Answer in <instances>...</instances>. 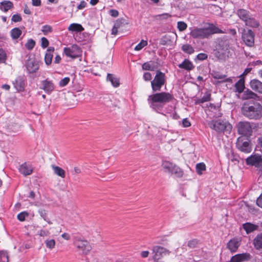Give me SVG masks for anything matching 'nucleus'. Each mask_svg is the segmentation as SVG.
Wrapping results in <instances>:
<instances>
[{
    "label": "nucleus",
    "mask_w": 262,
    "mask_h": 262,
    "mask_svg": "<svg viewBox=\"0 0 262 262\" xmlns=\"http://www.w3.org/2000/svg\"><path fill=\"white\" fill-rule=\"evenodd\" d=\"M11 20L13 22L17 23V22L21 21L22 20V18L19 14H14L12 16Z\"/></svg>",
    "instance_id": "864d4df0"
},
{
    "label": "nucleus",
    "mask_w": 262,
    "mask_h": 262,
    "mask_svg": "<svg viewBox=\"0 0 262 262\" xmlns=\"http://www.w3.org/2000/svg\"><path fill=\"white\" fill-rule=\"evenodd\" d=\"M19 170L21 174L25 176L31 174L33 171L31 165L27 163L21 164L20 166Z\"/></svg>",
    "instance_id": "a211bd4d"
},
{
    "label": "nucleus",
    "mask_w": 262,
    "mask_h": 262,
    "mask_svg": "<svg viewBox=\"0 0 262 262\" xmlns=\"http://www.w3.org/2000/svg\"><path fill=\"white\" fill-rule=\"evenodd\" d=\"M86 6V3L84 1L80 2V4L77 6V9L78 10H81L84 8Z\"/></svg>",
    "instance_id": "680f3d73"
},
{
    "label": "nucleus",
    "mask_w": 262,
    "mask_h": 262,
    "mask_svg": "<svg viewBox=\"0 0 262 262\" xmlns=\"http://www.w3.org/2000/svg\"><path fill=\"white\" fill-rule=\"evenodd\" d=\"M250 257V255L249 253L238 254L232 257L231 262H242L248 260Z\"/></svg>",
    "instance_id": "f3484780"
},
{
    "label": "nucleus",
    "mask_w": 262,
    "mask_h": 262,
    "mask_svg": "<svg viewBox=\"0 0 262 262\" xmlns=\"http://www.w3.org/2000/svg\"><path fill=\"white\" fill-rule=\"evenodd\" d=\"M29 213L26 211H23L17 215V219L19 221L23 222L25 220L26 217L28 216Z\"/></svg>",
    "instance_id": "09e8293b"
},
{
    "label": "nucleus",
    "mask_w": 262,
    "mask_h": 262,
    "mask_svg": "<svg viewBox=\"0 0 262 262\" xmlns=\"http://www.w3.org/2000/svg\"><path fill=\"white\" fill-rule=\"evenodd\" d=\"M39 88L46 94H51L54 91L55 85L52 80L47 78L40 81Z\"/></svg>",
    "instance_id": "9d476101"
},
{
    "label": "nucleus",
    "mask_w": 262,
    "mask_h": 262,
    "mask_svg": "<svg viewBox=\"0 0 262 262\" xmlns=\"http://www.w3.org/2000/svg\"><path fill=\"white\" fill-rule=\"evenodd\" d=\"M54 51V48L52 47H49L45 56V61L47 65H50L52 61L53 53Z\"/></svg>",
    "instance_id": "412c9836"
},
{
    "label": "nucleus",
    "mask_w": 262,
    "mask_h": 262,
    "mask_svg": "<svg viewBox=\"0 0 262 262\" xmlns=\"http://www.w3.org/2000/svg\"><path fill=\"white\" fill-rule=\"evenodd\" d=\"M254 32L251 30L245 31L242 35V39L248 47H253L254 45Z\"/></svg>",
    "instance_id": "9b49d317"
},
{
    "label": "nucleus",
    "mask_w": 262,
    "mask_h": 262,
    "mask_svg": "<svg viewBox=\"0 0 262 262\" xmlns=\"http://www.w3.org/2000/svg\"><path fill=\"white\" fill-rule=\"evenodd\" d=\"M211 94L209 92H206L204 96L201 98L198 99L196 103H203L205 102H208L210 100Z\"/></svg>",
    "instance_id": "4c0bfd02"
},
{
    "label": "nucleus",
    "mask_w": 262,
    "mask_h": 262,
    "mask_svg": "<svg viewBox=\"0 0 262 262\" xmlns=\"http://www.w3.org/2000/svg\"><path fill=\"white\" fill-rule=\"evenodd\" d=\"M173 98V95L170 93L161 92L149 95L147 101L150 107L159 112L162 110L166 103L170 102Z\"/></svg>",
    "instance_id": "f257e3e1"
},
{
    "label": "nucleus",
    "mask_w": 262,
    "mask_h": 262,
    "mask_svg": "<svg viewBox=\"0 0 262 262\" xmlns=\"http://www.w3.org/2000/svg\"><path fill=\"white\" fill-rule=\"evenodd\" d=\"M38 212L41 217L45 221L47 222L49 225L52 224V222L51 221L48 216L47 211L43 209L40 208L38 210Z\"/></svg>",
    "instance_id": "2f4dec72"
},
{
    "label": "nucleus",
    "mask_w": 262,
    "mask_h": 262,
    "mask_svg": "<svg viewBox=\"0 0 262 262\" xmlns=\"http://www.w3.org/2000/svg\"><path fill=\"white\" fill-rule=\"evenodd\" d=\"M178 67L186 71H191L194 68L192 62L187 59H185L183 61L178 65Z\"/></svg>",
    "instance_id": "aec40b11"
},
{
    "label": "nucleus",
    "mask_w": 262,
    "mask_h": 262,
    "mask_svg": "<svg viewBox=\"0 0 262 262\" xmlns=\"http://www.w3.org/2000/svg\"><path fill=\"white\" fill-rule=\"evenodd\" d=\"M182 50L183 52L188 54H191L194 52L193 47L189 44L184 45L182 47Z\"/></svg>",
    "instance_id": "58836bf2"
},
{
    "label": "nucleus",
    "mask_w": 262,
    "mask_h": 262,
    "mask_svg": "<svg viewBox=\"0 0 262 262\" xmlns=\"http://www.w3.org/2000/svg\"><path fill=\"white\" fill-rule=\"evenodd\" d=\"M246 161V164L248 165L259 167L262 164V158L260 155L255 154L248 157Z\"/></svg>",
    "instance_id": "ddd939ff"
},
{
    "label": "nucleus",
    "mask_w": 262,
    "mask_h": 262,
    "mask_svg": "<svg viewBox=\"0 0 262 262\" xmlns=\"http://www.w3.org/2000/svg\"><path fill=\"white\" fill-rule=\"evenodd\" d=\"M253 244L256 249L262 250V232L256 236L253 239Z\"/></svg>",
    "instance_id": "a878e982"
},
{
    "label": "nucleus",
    "mask_w": 262,
    "mask_h": 262,
    "mask_svg": "<svg viewBox=\"0 0 262 262\" xmlns=\"http://www.w3.org/2000/svg\"><path fill=\"white\" fill-rule=\"evenodd\" d=\"M153 258L155 261L158 262L164 254H169V251L165 248L161 246H155L152 249Z\"/></svg>",
    "instance_id": "f8f14e48"
},
{
    "label": "nucleus",
    "mask_w": 262,
    "mask_h": 262,
    "mask_svg": "<svg viewBox=\"0 0 262 262\" xmlns=\"http://www.w3.org/2000/svg\"><path fill=\"white\" fill-rule=\"evenodd\" d=\"M236 146L238 149L243 152L245 153H249L251 152V148L249 142L247 141L243 142L239 138L237 139Z\"/></svg>",
    "instance_id": "2eb2a0df"
},
{
    "label": "nucleus",
    "mask_w": 262,
    "mask_h": 262,
    "mask_svg": "<svg viewBox=\"0 0 262 262\" xmlns=\"http://www.w3.org/2000/svg\"><path fill=\"white\" fill-rule=\"evenodd\" d=\"M208 125L210 128L219 133L224 131L230 132L232 128V125L228 122L221 120H212L208 123Z\"/></svg>",
    "instance_id": "20e7f679"
},
{
    "label": "nucleus",
    "mask_w": 262,
    "mask_h": 262,
    "mask_svg": "<svg viewBox=\"0 0 262 262\" xmlns=\"http://www.w3.org/2000/svg\"><path fill=\"white\" fill-rule=\"evenodd\" d=\"M251 89L259 93L262 94V82L257 79H253L250 83Z\"/></svg>",
    "instance_id": "6ab92c4d"
},
{
    "label": "nucleus",
    "mask_w": 262,
    "mask_h": 262,
    "mask_svg": "<svg viewBox=\"0 0 262 262\" xmlns=\"http://www.w3.org/2000/svg\"><path fill=\"white\" fill-rule=\"evenodd\" d=\"M0 262H9L8 255L7 251H0Z\"/></svg>",
    "instance_id": "a19ab883"
},
{
    "label": "nucleus",
    "mask_w": 262,
    "mask_h": 262,
    "mask_svg": "<svg viewBox=\"0 0 262 262\" xmlns=\"http://www.w3.org/2000/svg\"><path fill=\"white\" fill-rule=\"evenodd\" d=\"M196 242L194 240L190 241L188 243V246L191 248L194 247Z\"/></svg>",
    "instance_id": "774afa93"
},
{
    "label": "nucleus",
    "mask_w": 262,
    "mask_h": 262,
    "mask_svg": "<svg viewBox=\"0 0 262 262\" xmlns=\"http://www.w3.org/2000/svg\"><path fill=\"white\" fill-rule=\"evenodd\" d=\"M170 173L174 174L177 177L180 178L183 176V171L176 164H174Z\"/></svg>",
    "instance_id": "e433bc0d"
},
{
    "label": "nucleus",
    "mask_w": 262,
    "mask_h": 262,
    "mask_svg": "<svg viewBox=\"0 0 262 262\" xmlns=\"http://www.w3.org/2000/svg\"><path fill=\"white\" fill-rule=\"evenodd\" d=\"M68 30L72 32H81L84 30V28L79 24L73 23L69 26Z\"/></svg>",
    "instance_id": "cd10ccee"
},
{
    "label": "nucleus",
    "mask_w": 262,
    "mask_h": 262,
    "mask_svg": "<svg viewBox=\"0 0 262 262\" xmlns=\"http://www.w3.org/2000/svg\"><path fill=\"white\" fill-rule=\"evenodd\" d=\"M237 132L240 135L247 137L252 135L253 125L249 122H239L237 125Z\"/></svg>",
    "instance_id": "6e6552de"
},
{
    "label": "nucleus",
    "mask_w": 262,
    "mask_h": 262,
    "mask_svg": "<svg viewBox=\"0 0 262 262\" xmlns=\"http://www.w3.org/2000/svg\"><path fill=\"white\" fill-rule=\"evenodd\" d=\"M183 126L184 127H188L191 125V123L187 118L183 119L182 120Z\"/></svg>",
    "instance_id": "bf43d9fd"
},
{
    "label": "nucleus",
    "mask_w": 262,
    "mask_h": 262,
    "mask_svg": "<svg viewBox=\"0 0 262 262\" xmlns=\"http://www.w3.org/2000/svg\"><path fill=\"white\" fill-rule=\"evenodd\" d=\"M190 36L197 39L208 38L213 34L223 33L221 29L212 24H209L208 26L203 28H190Z\"/></svg>",
    "instance_id": "7ed1b4c3"
},
{
    "label": "nucleus",
    "mask_w": 262,
    "mask_h": 262,
    "mask_svg": "<svg viewBox=\"0 0 262 262\" xmlns=\"http://www.w3.org/2000/svg\"><path fill=\"white\" fill-rule=\"evenodd\" d=\"M151 62H145L142 64V68L143 70L154 71V67Z\"/></svg>",
    "instance_id": "c03bdc74"
},
{
    "label": "nucleus",
    "mask_w": 262,
    "mask_h": 262,
    "mask_svg": "<svg viewBox=\"0 0 262 262\" xmlns=\"http://www.w3.org/2000/svg\"><path fill=\"white\" fill-rule=\"evenodd\" d=\"M70 79L69 77H64L61 79L59 82V85L60 87H63L67 85L70 82Z\"/></svg>",
    "instance_id": "3c124183"
},
{
    "label": "nucleus",
    "mask_w": 262,
    "mask_h": 262,
    "mask_svg": "<svg viewBox=\"0 0 262 262\" xmlns=\"http://www.w3.org/2000/svg\"><path fill=\"white\" fill-rule=\"evenodd\" d=\"M74 244L76 247L77 251L80 254H86L91 250L90 243L86 240L76 238L74 241Z\"/></svg>",
    "instance_id": "0eeeda50"
},
{
    "label": "nucleus",
    "mask_w": 262,
    "mask_h": 262,
    "mask_svg": "<svg viewBox=\"0 0 262 262\" xmlns=\"http://www.w3.org/2000/svg\"><path fill=\"white\" fill-rule=\"evenodd\" d=\"M110 14L113 17H116L119 15V12L117 10L115 9H111L110 10Z\"/></svg>",
    "instance_id": "e2e57ef3"
},
{
    "label": "nucleus",
    "mask_w": 262,
    "mask_h": 262,
    "mask_svg": "<svg viewBox=\"0 0 262 262\" xmlns=\"http://www.w3.org/2000/svg\"><path fill=\"white\" fill-rule=\"evenodd\" d=\"M245 25L252 28H257L259 26V23L254 18L251 16L245 22Z\"/></svg>",
    "instance_id": "72a5a7b5"
},
{
    "label": "nucleus",
    "mask_w": 262,
    "mask_h": 262,
    "mask_svg": "<svg viewBox=\"0 0 262 262\" xmlns=\"http://www.w3.org/2000/svg\"><path fill=\"white\" fill-rule=\"evenodd\" d=\"M147 45V41L146 40H144L143 39L141 40V41L135 47V51H140L144 47Z\"/></svg>",
    "instance_id": "a18cd8bd"
},
{
    "label": "nucleus",
    "mask_w": 262,
    "mask_h": 262,
    "mask_svg": "<svg viewBox=\"0 0 262 262\" xmlns=\"http://www.w3.org/2000/svg\"><path fill=\"white\" fill-rule=\"evenodd\" d=\"M50 232L48 230H40L38 231V234L42 237L48 236L50 235Z\"/></svg>",
    "instance_id": "603ef678"
},
{
    "label": "nucleus",
    "mask_w": 262,
    "mask_h": 262,
    "mask_svg": "<svg viewBox=\"0 0 262 262\" xmlns=\"http://www.w3.org/2000/svg\"><path fill=\"white\" fill-rule=\"evenodd\" d=\"M52 168L55 174H56L59 177H61L62 178H65V171L62 168L59 166H55L54 165H52Z\"/></svg>",
    "instance_id": "7c9ffc66"
},
{
    "label": "nucleus",
    "mask_w": 262,
    "mask_h": 262,
    "mask_svg": "<svg viewBox=\"0 0 262 262\" xmlns=\"http://www.w3.org/2000/svg\"><path fill=\"white\" fill-rule=\"evenodd\" d=\"M237 15L243 21L245 22L251 16L250 12L247 10L240 9L237 11Z\"/></svg>",
    "instance_id": "4be33fe9"
},
{
    "label": "nucleus",
    "mask_w": 262,
    "mask_h": 262,
    "mask_svg": "<svg viewBox=\"0 0 262 262\" xmlns=\"http://www.w3.org/2000/svg\"><path fill=\"white\" fill-rule=\"evenodd\" d=\"M106 79L107 81H110L112 85L115 88H117L120 85L119 78L112 74H107Z\"/></svg>",
    "instance_id": "393cba45"
},
{
    "label": "nucleus",
    "mask_w": 262,
    "mask_h": 262,
    "mask_svg": "<svg viewBox=\"0 0 262 262\" xmlns=\"http://www.w3.org/2000/svg\"><path fill=\"white\" fill-rule=\"evenodd\" d=\"M207 58V55L205 53H199L197 55V59L200 60H203Z\"/></svg>",
    "instance_id": "052dcab7"
},
{
    "label": "nucleus",
    "mask_w": 262,
    "mask_h": 262,
    "mask_svg": "<svg viewBox=\"0 0 262 262\" xmlns=\"http://www.w3.org/2000/svg\"><path fill=\"white\" fill-rule=\"evenodd\" d=\"M32 4L34 6H40L41 5V1L32 0Z\"/></svg>",
    "instance_id": "69168bd1"
},
{
    "label": "nucleus",
    "mask_w": 262,
    "mask_h": 262,
    "mask_svg": "<svg viewBox=\"0 0 262 262\" xmlns=\"http://www.w3.org/2000/svg\"><path fill=\"white\" fill-rule=\"evenodd\" d=\"M100 101L102 104L107 107H111L113 105L111 96L110 95H107L101 97Z\"/></svg>",
    "instance_id": "c85d7f7f"
},
{
    "label": "nucleus",
    "mask_w": 262,
    "mask_h": 262,
    "mask_svg": "<svg viewBox=\"0 0 262 262\" xmlns=\"http://www.w3.org/2000/svg\"><path fill=\"white\" fill-rule=\"evenodd\" d=\"M256 204L259 207L262 208V193L257 199Z\"/></svg>",
    "instance_id": "0e129e2a"
},
{
    "label": "nucleus",
    "mask_w": 262,
    "mask_h": 262,
    "mask_svg": "<svg viewBox=\"0 0 262 262\" xmlns=\"http://www.w3.org/2000/svg\"><path fill=\"white\" fill-rule=\"evenodd\" d=\"M242 113L249 119L258 120L262 117V105L253 100H249L244 103Z\"/></svg>",
    "instance_id": "f03ea898"
},
{
    "label": "nucleus",
    "mask_w": 262,
    "mask_h": 262,
    "mask_svg": "<svg viewBox=\"0 0 262 262\" xmlns=\"http://www.w3.org/2000/svg\"><path fill=\"white\" fill-rule=\"evenodd\" d=\"M235 91L238 92V93H241L242 92H243L245 88L244 80H243L242 79H240L235 84Z\"/></svg>",
    "instance_id": "f704fd0d"
},
{
    "label": "nucleus",
    "mask_w": 262,
    "mask_h": 262,
    "mask_svg": "<svg viewBox=\"0 0 262 262\" xmlns=\"http://www.w3.org/2000/svg\"><path fill=\"white\" fill-rule=\"evenodd\" d=\"M63 52L67 57L76 58L81 55L82 51L77 45H73L70 47L64 48Z\"/></svg>",
    "instance_id": "1a4fd4ad"
},
{
    "label": "nucleus",
    "mask_w": 262,
    "mask_h": 262,
    "mask_svg": "<svg viewBox=\"0 0 262 262\" xmlns=\"http://www.w3.org/2000/svg\"><path fill=\"white\" fill-rule=\"evenodd\" d=\"M13 84L17 91L19 92L24 91L25 86V81L23 77H17Z\"/></svg>",
    "instance_id": "dca6fc26"
},
{
    "label": "nucleus",
    "mask_w": 262,
    "mask_h": 262,
    "mask_svg": "<svg viewBox=\"0 0 262 262\" xmlns=\"http://www.w3.org/2000/svg\"><path fill=\"white\" fill-rule=\"evenodd\" d=\"M143 78L145 81H149L152 79V75L149 72H145L143 74Z\"/></svg>",
    "instance_id": "6e6d98bb"
},
{
    "label": "nucleus",
    "mask_w": 262,
    "mask_h": 262,
    "mask_svg": "<svg viewBox=\"0 0 262 262\" xmlns=\"http://www.w3.org/2000/svg\"><path fill=\"white\" fill-rule=\"evenodd\" d=\"M46 246L50 249H53L55 246V241L53 239H46L45 241Z\"/></svg>",
    "instance_id": "37998d69"
},
{
    "label": "nucleus",
    "mask_w": 262,
    "mask_h": 262,
    "mask_svg": "<svg viewBox=\"0 0 262 262\" xmlns=\"http://www.w3.org/2000/svg\"><path fill=\"white\" fill-rule=\"evenodd\" d=\"M231 39L226 37L221 39L218 42L216 56L220 59L223 58L230 48Z\"/></svg>",
    "instance_id": "39448f33"
},
{
    "label": "nucleus",
    "mask_w": 262,
    "mask_h": 262,
    "mask_svg": "<svg viewBox=\"0 0 262 262\" xmlns=\"http://www.w3.org/2000/svg\"><path fill=\"white\" fill-rule=\"evenodd\" d=\"M165 82V75L160 71H158L153 80L151 81V86L154 92L160 91L162 86Z\"/></svg>",
    "instance_id": "423d86ee"
},
{
    "label": "nucleus",
    "mask_w": 262,
    "mask_h": 262,
    "mask_svg": "<svg viewBox=\"0 0 262 262\" xmlns=\"http://www.w3.org/2000/svg\"><path fill=\"white\" fill-rule=\"evenodd\" d=\"M41 46L42 48L45 49L49 46V41L46 37H42L41 39Z\"/></svg>",
    "instance_id": "4d7b16f0"
},
{
    "label": "nucleus",
    "mask_w": 262,
    "mask_h": 262,
    "mask_svg": "<svg viewBox=\"0 0 262 262\" xmlns=\"http://www.w3.org/2000/svg\"><path fill=\"white\" fill-rule=\"evenodd\" d=\"M6 59V53L2 49H0V62H4L5 61Z\"/></svg>",
    "instance_id": "13d9d810"
},
{
    "label": "nucleus",
    "mask_w": 262,
    "mask_h": 262,
    "mask_svg": "<svg viewBox=\"0 0 262 262\" xmlns=\"http://www.w3.org/2000/svg\"><path fill=\"white\" fill-rule=\"evenodd\" d=\"M26 69L29 73H36L39 69L38 62L34 60H28L26 63Z\"/></svg>",
    "instance_id": "4468645a"
},
{
    "label": "nucleus",
    "mask_w": 262,
    "mask_h": 262,
    "mask_svg": "<svg viewBox=\"0 0 262 262\" xmlns=\"http://www.w3.org/2000/svg\"><path fill=\"white\" fill-rule=\"evenodd\" d=\"M13 8V3L9 1H4L0 3V10L6 12Z\"/></svg>",
    "instance_id": "b1692460"
},
{
    "label": "nucleus",
    "mask_w": 262,
    "mask_h": 262,
    "mask_svg": "<svg viewBox=\"0 0 262 262\" xmlns=\"http://www.w3.org/2000/svg\"><path fill=\"white\" fill-rule=\"evenodd\" d=\"M35 45V41L33 39H29L25 44V47L28 50H32Z\"/></svg>",
    "instance_id": "79ce46f5"
},
{
    "label": "nucleus",
    "mask_w": 262,
    "mask_h": 262,
    "mask_svg": "<svg viewBox=\"0 0 262 262\" xmlns=\"http://www.w3.org/2000/svg\"><path fill=\"white\" fill-rule=\"evenodd\" d=\"M212 77L216 79H223L226 77V75L220 74L218 72H214L212 74Z\"/></svg>",
    "instance_id": "5fc2aeb1"
},
{
    "label": "nucleus",
    "mask_w": 262,
    "mask_h": 262,
    "mask_svg": "<svg viewBox=\"0 0 262 262\" xmlns=\"http://www.w3.org/2000/svg\"><path fill=\"white\" fill-rule=\"evenodd\" d=\"M41 31L44 35H46L49 33L52 32V28L49 25H44L42 27Z\"/></svg>",
    "instance_id": "49530a36"
},
{
    "label": "nucleus",
    "mask_w": 262,
    "mask_h": 262,
    "mask_svg": "<svg viewBox=\"0 0 262 262\" xmlns=\"http://www.w3.org/2000/svg\"><path fill=\"white\" fill-rule=\"evenodd\" d=\"M120 22L117 21L115 24L112 30V34L116 35L118 33V29L120 26Z\"/></svg>",
    "instance_id": "8fccbe9b"
},
{
    "label": "nucleus",
    "mask_w": 262,
    "mask_h": 262,
    "mask_svg": "<svg viewBox=\"0 0 262 262\" xmlns=\"http://www.w3.org/2000/svg\"><path fill=\"white\" fill-rule=\"evenodd\" d=\"M174 164H173L169 161H164L162 162V166L163 168V169H164L165 172L170 173Z\"/></svg>",
    "instance_id": "473e14b6"
},
{
    "label": "nucleus",
    "mask_w": 262,
    "mask_h": 262,
    "mask_svg": "<svg viewBox=\"0 0 262 262\" xmlns=\"http://www.w3.org/2000/svg\"><path fill=\"white\" fill-rule=\"evenodd\" d=\"M251 70H252L251 68H246L244 70V71L243 73V74L241 75V77L247 75L248 73H249L251 72Z\"/></svg>",
    "instance_id": "338daca9"
},
{
    "label": "nucleus",
    "mask_w": 262,
    "mask_h": 262,
    "mask_svg": "<svg viewBox=\"0 0 262 262\" xmlns=\"http://www.w3.org/2000/svg\"><path fill=\"white\" fill-rule=\"evenodd\" d=\"M11 36L13 39H18L22 33L21 30L18 28H15L11 31Z\"/></svg>",
    "instance_id": "c9c22d12"
},
{
    "label": "nucleus",
    "mask_w": 262,
    "mask_h": 262,
    "mask_svg": "<svg viewBox=\"0 0 262 262\" xmlns=\"http://www.w3.org/2000/svg\"><path fill=\"white\" fill-rule=\"evenodd\" d=\"M243 229L247 234L253 232L257 229L258 226L250 223H246L243 225Z\"/></svg>",
    "instance_id": "bb28decb"
},
{
    "label": "nucleus",
    "mask_w": 262,
    "mask_h": 262,
    "mask_svg": "<svg viewBox=\"0 0 262 262\" xmlns=\"http://www.w3.org/2000/svg\"><path fill=\"white\" fill-rule=\"evenodd\" d=\"M187 24L184 21H178L177 23V27L180 31H183L186 29Z\"/></svg>",
    "instance_id": "de8ad7c7"
},
{
    "label": "nucleus",
    "mask_w": 262,
    "mask_h": 262,
    "mask_svg": "<svg viewBox=\"0 0 262 262\" xmlns=\"http://www.w3.org/2000/svg\"><path fill=\"white\" fill-rule=\"evenodd\" d=\"M196 171L199 175L203 173V171L206 170V165L204 163H199L196 165Z\"/></svg>",
    "instance_id": "ea45409f"
},
{
    "label": "nucleus",
    "mask_w": 262,
    "mask_h": 262,
    "mask_svg": "<svg viewBox=\"0 0 262 262\" xmlns=\"http://www.w3.org/2000/svg\"><path fill=\"white\" fill-rule=\"evenodd\" d=\"M257 95L249 90H247L244 92L243 95V99L248 100L250 99H255L257 98Z\"/></svg>",
    "instance_id": "c756f323"
},
{
    "label": "nucleus",
    "mask_w": 262,
    "mask_h": 262,
    "mask_svg": "<svg viewBox=\"0 0 262 262\" xmlns=\"http://www.w3.org/2000/svg\"><path fill=\"white\" fill-rule=\"evenodd\" d=\"M239 246V242L235 239H231L227 244V248L232 252H236Z\"/></svg>",
    "instance_id": "5701e85b"
}]
</instances>
